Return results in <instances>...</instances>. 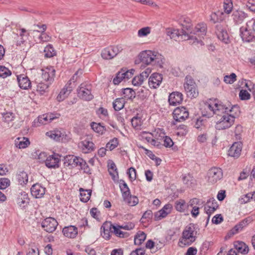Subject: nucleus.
Returning <instances> with one entry per match:
<instances>
[{"label": "nucleus", "mask_w": 255, "mask_h": 255, "mask_svg": "<svg viewBox=\"0 0 255 255\" xmlns=\"http://www.w3.org/2000/svg\"><path fill=\"white\" fill-rule=\"evenodd\" d=\"M185 23L182 24V28L181 34L187 37L188 40H193V43L197 42L201 45L204 44L202 39L206 35L207 26L204 22L198 23L195 26L193 31H191L192 24L190 20H185Z\"/></svg>", "instance_id": "f257e3e1"}, {"label": "nucleus", "mask_w": 255, "mask_h": 255, "mask_svg": "<svg viewBox=\"0 0 255 255\" xmlns=\"http://www.w3.org/2000/svg\"><path fill=\"white\" fill-rule=\"evenodd\" d=\"M205 107L206 109L209 110L210 112L207 114H203V115L208 118L212 117L214 114L220 116L222 114H225L229 112H232L235 109L237 110L239 109V107L237 105L233 106L231 108L230 106L228 107L217 99L213 101L211 100L209 102L206 103Z\"/></svg>", "instance_id": "f03ea898"}, {"label": "nucleus", "mask_w": 255, "mask_h": 255, "mask_svg": "<svg viewBox=\"0 0 255 255\" xmlns=\"http://www.w3.org/2000/svg\"><path fill=\"white\" fill-rule=\"evenodd\" d=\"M195 230V226L193 224H190L185 227L182 232V237L179 239L180 246H188L195 241L196 237L194 235Z\"/></svg>", "instance_id": "7ed1b4c3"}, {"label": "nucleus", "mask_w": 255, "mask_h": 255, "mask_svg": "<svg viewBox=\"0 0 255 255\" xmlns=\"http://www.w3.org/2000/svg\"><path fill=\"white\" fill-rule=\"evenodd\" d=\"M92 86L87 83H82L77 89L78 96L81 99L90 101L94 98L92 93Z\"/></svg>", "instance_id": "20e7f679"}, {"label": "nucleus", "mask_w": 255, "mask_h": 255, "mask_svg": "<svg viewBox=\"0 0 255 255\" xmlns=\"http://www.w3.org/2000/svg\"><path fill=\"white\" fill-rule=\"evenodd\" d=\"M227 24L226 22H221L215 25V33L221 41L225 44L230 42L229 37L227 31Z\"/></svg>", "instance_id": "39448f33"}, {"label": "nucleus", "mask_w": 255, "mask_h": 255, "mask_svg": "<svg viewBox=\"0 0 255 255\" xmlns=\"http://www.w3.org/2000/svg\"><path fill=\"white\" fill-rule=\"evenodd\" d=\"M235 116L227 113L222 116L216 125L215 128L217 130H223L230 128L234 123Z\"/></svg>", "instance_id": "423d86ee"}, {"label": "nucleus", "mask_w": 255, "mask_h": 255, "mask_svg": "<svg viewBox=\"0 0 255 255\" xmlns=\"http://www.w3.org/2000/svg\"><path fill=\"white\" fill-rule=\"evenodd\" d=\"M185 80L184 87L187 96L191 98L197 97L198 95V92L194 80L190 76H187Z\"/></svg>", "instance_id": "0eeeda50"}, {"label": "nucleus", "mask_w": 255, "mask_h": 255, "mask_svg": "<svg viewBox=\"0 0 255 255\" xmlns=\"http://www.w3.org/2000/svg\"><path fill=\"white\" fill-rule=\"evenodd\" d=\"M121 46H111L104 49L101 53V56L105 59H112L122 51Z\"/></svg>", "instance_id": "6e6552de"}, {"label": "nucleus", "mask_w": 255, "mask_h": 255, "mask_svg": "<svg viewBox=\"0 0 255 255\" xmlns=\"http://www.w3.org/2000/svg\"><path fill=\"white\" fill-rule=\"evenodd\" d=\"M173 117L176 122H183L189 117L188 110L185 107H177L173 111Z\"/></svg>", "instance_id": "1a4fd4ad"}, {"label": "nucleus", "mask_w": 255, "mask_h": 255, "mask_svg": "<svg viewBox=\"0 0 255 255\" xmlns=\"http://www.w3.org/2000/svg\"><path fill=\"white\" fill-rule=\"evenodd\" d=\"M58 222L53 218L49 217L44 219L41 223V227L47 232L52 233L55 231Z\"/></svg>", "instance_id": "9d476101"}, {"label": "nucleus", "mask_w": 255, "mask_h": 255, "mask_svg": "<svg viewBox=\"0 0 255 255\" xmlns=\"http://www.w3.org/2000/svg\"><path fill=\"white\" fill-rule=\"evenodd\" d=\"M222 176V170L220 168L213 167L208 172V181L212 184L220 180Z\"/></svg>", "instance_id": "9b49d317"}, {"label": "nucleus", "mask_w": 255, "mask_h": 255, "mask_svg": "<svg viewBox=\"0 0 255 255\" xmlns=\"http://www.w3.org/2000/svg\"><path fill=\"white\" fill-rule=\"evenodd\" d=\"M60 157L61 155L56 153L48 156L45 161V165L49 168L59 167Z\"/></svg>", "instance_id": "f8f14e48"}, {"label": "nucleus", "mask_w": 255, "mask_h": 255, "mask_svg": "<svg viewBox=\"0 0 255 255\" xmlns=\"http://www.w3.org/2000/svg\"><path fill=\"white\" fill-rule=\"evenodd\" d=\"M41 71L42 78L48 83L51 84L53 81L55 75L54 68L52 66L47 67L44 69H42Z\"/></svg>", "instance_id": "ddd939ff"}, {"label": "nucleus", "mask_w": 255, "mask_h": 255, "mask_svg": "<svg viewBox=\"0 0 255 255\" xmlns=\"http://www.w3.org/2000/svg\"><path fill=\"white\" fill-rule=\"evenodd\" d=\"M240 36L244 41L250 42L255 39V33L249 30L248 26H242L240 29Z\"/></svg>", "instance_id": "4468645a"}, {"label": "nucleus", "mask_w": 255, "mask_h": 255, "mask_svg": "<svg viewBox=\"0 0 255 255\" xmlns=\"http://www.w3.org/2000/svg\"><path fill=\"white\" fill-rule=\"evenodd\" d=\"M60 116V114L57 113H48L39 116L37 120L40 124L46 125Z\"/></svg>", "instance_id": "2eb2a0df"}, {"label": "nucleus", "mask_w": 255, "mask_h": 255, "mask_svg": "<svg viewBox=\"0 0 255 255\" xmlns=\"http://www.w3.org/2000/svg\"><path fill=\"white\" fill-rule=\"evenodd\" d=\"M163 78L162 75L157 73H153L149 78L148 85L150 88L156 89L161 84Z\"/></svg>", "instance_id": "dca6fc26"}, {"label": "nucleus", "mask_w": 255, "mask_h": 255, "mask_svg": "<svg viewBox=\"0 0 255 255\" xmlns=\"http://www.w3.org/2000/svg\"><path fill=\"white\" fill-rule=\"evenodd\" d=\"M30 191L33 197L35 198H40L45 194L46 188L41 184L37 183L32 186Z\"/></svg>", "instance_id": "f3484780"}, {"label": "nucleus", "mask_w": 255, "mask_h": 255, "mask_svg": "<svg viewBox=\"0 0 255 255\" xmlns=\"http://www.w3.org/2000/svg\"><path fill=\"white\" fill-rule=\"evenodd\" d=\"M154 51L151 50H145L140 53L139 58L140 61L144 64H152L153 61Z\"/></svg>", "instance_id": "a211bd4d"}, {"label": "nucleus", "mask_w": 255, "mask_h": 255, "mask_svg": "<svg viewBox=\"0 0 255 255\" xmlns=\"http://www.w3.org/2000/svg\"><path fill=\"white\" fill-rule=\"evenodd\" d=\"M80 161H82L81 157L73 155H68L64 157V164L65 166L74 168L78 167V163H80Z\"/></svg>", "instance_id": "6ab92c4d"}, {"label": "nucleus", "mask_w": 255, "mask_h": 255, "mask_svg": "<svg viewBox=\"0 0 255 255\" xmlns=\"http://www.w3.org/2000/svg\"><path fill=\"white\" fill-rule=\"evenodd\" d=\"M183 100V95L179 92H173L168 97V102L171 106H175L179 105L182 103Z\"/></svg>", "instance_id": "aec40b11"}, {"label": "nucleus", "mask_w": 255, "mask_h": 255, "mask_svg": "<svg viewBox=\"0 0 255 255\" xmlns=\"http://www.w3.org/2000/svg\"><path fill=\"white\" fill-rule=\"evenodd\" d=\"M16 77L19 87L21 89L26 90L30 87L31 83L27 75L23 74Z\"/></svg>", "instance_id": "412c9836"}, {"label": "nucleus", "mask_w": 255, "mask_h": 255, "mask_svg": "<svg viewBox=\"0 0 255 255\" xmlns=\"http://www.w3.org/2000/svg\"><path fill=\"white\" fill-rule=\"evenodd\" d=\"M232 16L234 23L236 24H239L243 23L248 15L242 10H236L233 12Z\"/></svg>", "instance_id": "4be33fe9"}, {"label": "nucleus", "mask_w": 255, "mask_h": 255, "mask_svg": "<svg viewBox=\"0 0 255 255\" xmlns=\"http://www.w3.org/2000/svg\"><path fill=\"white\" fill-rule=\"evenodd\" d=\"M29 200L28 194L25 192H22L18 196L17 203L20 207L24 209L29 204Z\"/></svg>", "instance_id": "5701e85b"}, {"label": "nucleus", "mask_w": 255, "mask_h": 255, "mask_svg": "<svg viewBox=\"0 0 255 255\" xmlns=\"http://www.w3.org/2000/svg\"><path fill=\"white\" fill-rule=\"evenodd\" d=\"M62 233L65 237L73 239L78 234V229L75 226L70 225L63 228Z\"/></svg>", "instance_id": "b1692460"}, {"label": "nucleus", "mask_w": 255, "mask_h": 255, "mask_svg": "<svg viewBox=\"0 0 255 255\" xmlns=\"http://www.w3.org/2000/svg\"><path fill=\"white\" fill-rule=\"evenodd\" d=\"M210 21L216 24L221 22H225L224 12L220 11L212 12L210 15Z\"/></svg>", "instance_id": "393cba45"}, {"label": "nucleus", "mask_w": 255, "mask_h": 255, "mask_svg": "<svg viewBox=\"0 0 255 255\" xmlns=\"http://www.w3.org/2000/svg\"><path fill=\"white\" fill-rule=\"evenodd\" d=\"M242 150V146L240 143L238 142H235L229 148L228 154L229 156L238 157Z\"/></svg>", "instance_id": "a878e982"}, {"label": "nucleus", "mask_w": 255, "mask_h": 255, "mask_svg": "<svg viewBox=\"0 0 255 255\" xmlns=\"http://www.w3.org/2000/svg\"><path fill=\"white\" fill-rule=\"evenodd\" d=\"M249 222V219L247 218L244 219L231 230V234L235 235L241 231L244 227H246L248 225Z\"/></svg>", "instance_id": "bb28decb"}, {"label": "nucleus", "mask_w": 255, "mask_h": 255, "mask_svg": "<svg viewBox=\"0 0 255 255\" xmlns=\"http://www.w3.org/2000/svg\"><path fill=\"white\" fill-rule=\"evenodd\" d=\"M81 145L83 152L84 153L90 152L94 149V143L88 139H85L82 141Z\"/></svg>", "instance_id": "cd10ccee"}, {"label": "nucleus", "mask_w": 255, "mask_h": 255, "mask_svg": "<svg viewBox=\"0 0 255 255\" xmlns=\"http://www.w3.org/2000/svg\"><path fill=\"white\" fill-rule=\"evenodd\" d=\"M234 248L238 253L242 254H247L249 253V249L248 246L244 242L237 241L234 243Z\"/></svg>", "instance_id": "c85d7f7f"}, {"label": "nucleus", "mask_w": 255, "mask_h": 255, "mask_svg": "<svg viewBox=\"0 0 255 255\" xmlns=\"http://www.w3.org/2000/svg\"><path fill=\"white\" fill-rule=\"evenodd\" d=\"M153 61L152 62L153 65H155L160 68L163 67V65L165 62L164 57L157 52L154 51L153 53Z\"/></svg>", "instance_id": "c756f323"}, {"label": "nucleus", "mask_w": 255, "mask_h": 255, "mask_svg": "<svg viewBox=\"0 0 255 255\" xmlns=\"http://www.w3.org/2000/svg\"><path fill=\"white\" fill-rule=\"evenodd\" d=\"M172 206L170 204H168L164 206V207L160 210L156 214V217L157 219H161V218H165L171 212Z\"/></svg>", "instance_id": "7c9ffc66"}, {"label": "nucleus", "mask_w": 255, "mask_h": 255, "mask_svg": "<svg viewBox=\"0 0 255 255\" xmlns=\"http://www.w3.org/2000/svg\"><path fill=\"white\" fill-rule=\"evenodd\" d=\"M112 229V224L111 223L107 222L103 224L101 228L102 232L101 234L103 238L106 239H109L110 237V231L112 232V231H113Z\"/></svg>", "instance_id": "2f4dec72"}, {"label": "nucleus", "mask_w": 255, "mask_h": 255, "mask_svg": "<svg viewBox=\"0 0 255 255\" xmlns=\"http://www.w3.org/2000/svg\"><path fill=\"white\" fill-rule=\"evenodd\" d=\"M72 91V88L68 84H66L65 87L61 90L58 96L57 99L59 101H63L64 100Z\"/></svg>", "instance_id": "473e14b6"}, {"label": "nucleus", "mask_w": 255, "mask_h": 255, "mask_svg": "<svg viewBox=\"0 0 255 255\" xmlns=\"http://www.w3.org/2000/svg\"><path fill=\"white\" fill-rule=\"evenodd\" d=\"M79 191L80 192L81 201L84 203L87 202L90 199L92 194V190L84 189L83 188H80Z\"/></svg>", "instance_id": "72a5a7b5"}, {"label": "nucleus", "mask_w": 255, "mask_h": 255, "mask_svg": "<svg viewBox=\"0 0 255 255\" xmlns=\"http://www.w3.org/2000/svg\"><path fill=\"white\" fill-rule=\"evenodd\" d=\"M124 201L130 206H134L138 203V199L135 196H132L129 193V195L123 197Z\"/></svg>", "instance_id": "f704fd0d"}, {"label": "nucleus", "mask_w": 255, "mask_h": 255, "mask_svg": "<svg viewBox=\"0 0 255 255\" xmlns=\"http://www.w3.org/2000/svg\"><path fill=\"white\" fill-rule=\"evenodd\" d=\"M17 180L19 184L25 185L28 182V175L24 171H20L16 175Z\"/></svg>", "instance_id": "c9c22d12"}, {"label": "nucleus", "mask_w": 255, "mask_h": 255, "mask_svg": "<svg viewBox=\"0 0 255 255\" xmlns=\"http://www.w3.org/2000/svg\"><path fill=\"white\" fill-rule=\"evenodd\" d=\"M119 186L122 193V197L126 196L130 193V190L124 180H120L119 181Z\"/></svg>", "instance_id": "e433bc0d"}, {"label": "nucleus", "mask_w": 255, "mask_h": 255, "mask_svg": "<svg viewBox=\"0 0 255 255\" xmlns=\"http://www.w3.org/2000/svg\"><path fill=\"white\" fill-rule=\"evenodd\" d=\"M17 141H16V145L19 148H24L28 146L30 144V141L28 138L23 137L22 138L18 137Z\"/></svg>", "instance_id": "4c0bfd02"}, {"label": "nucleus", "mask_w": 255, "mask_h": 255, "mask_svg": "<svg viewBox=\"0 0 255 255\" xmlns=\"http://www.w3.org/2000/svg\"><path fill=\"white\" fill-rule=\"evenodd\" d=\"M187 207V205L184 200L180 199L176 201L175 203V209L180 212H184Z\"/></svg>", "instance_id": "58836bf2"}, {"label": "nucleus", "mask_w": 255, "mask_h": 255, "mask_svg": "<svg viewBox=\"0 0 255 255\" xmlns=\"http://www.w3.org/2000/svg\"><path fill=\"white\" fill-rule=\"evenodd\" d=\"M122 94L125 99H132L135 98V93L131 88H127L122 90Z\"/></svg>", "instance_id": "ea45409f"}, {"label": "nucleus", "mask_w": 255, "mask_h": 255, "mask_svg": "<svg viewBox=\"0 0 255 255\" xmlns=\"http://www.w3.org/2000/svg\"><path fill=\"white\" fill-rule=\"evenodd\" d=\"M146 235L143 232H138L134 239V244L136 245H141L145 240Z\"/></svg>", "instance_id": "a19ab883"}, {"label": "nucleus", "mask_w": 255, "mask_h": 255, "mask_svg": "<svg viewBox=\"0 0 255 255\" xmlns=\"http://www.w3.org/2000/svg\"><path fill=\"white\" fill-rule=\"evenodd\" d=\"M125 100L123 98H117L113 103V106L115 111H119L124 107Z\"/></svg>", "instance_id": "79ce46f5"}, {"label": "nucleus", "mask_w": 255, "mask_h": 255, "mask_svg": "<svg viewBox=\"0 0 255 255\" xmlns=\"http://www.w3.org/2000/svg\"><path fill=\"white\" fill-rule=\"evenodd\" d=\"M112 229L113 232L116 236L120 238H126L128 237L129 235L128 233L127 232H124L120 230L121 228L119 227V226H116L112 225Z\"/></svg>", "instance_id": "37998d69"}, {"label": "nucleus", "mask_w": 255, "mask_h": 255, "mask_svg": "<svg viewBox=\"0 0 255 255\" xmlns=\"http://www.w3.org/2000/svg\"><path fill=\"white\" fill-rule=\"evenodd\" d=\"M92 128L96 132L103 134L106 131V128L100 123L93 122L91 124Z\"/></svg>", "instance_id": "c03bdc74"}, {"label": "nucleus", "mask_w": 255, "mask_h": 255, "mask_svg": "<svg viewBox=\"0 0 255 255\" xmlns=\"http://www.w3.org/2000/svg\"><path fill=\"white\" fill-rule=\"evenodd\" d=\"M45 56L47 58H51L56 55V52L51 44L47 45L44 50Z\"/></svg>", "instance_id": "a18cd8bd"}, {"label": "nucleus", "mask_w": 255, "mask_h": 255, "mask_svg": "<svg viewBox=\"0 0 255 255\" xmlns=\"http://www.w3.org/2000/svg\"><path fill=\"white\" fill-rule=\"evenodd\" d=\"M49 84L43 82L39 83L37 85V91L41 95H43L48 91Z\"/></svg>", "instance_id": "49530a36"}, {"label": "nucleus", "mask_w": 255, "mask_h": 255, "mask_svg": "<svg viewBox=\"0 0 255 255\" xmlns=\"http://www.w3.org/2000/svg\"><path fill=\"white\" fill-rule=\"evenodd\" d=\"M119 144L118 139L116 137L111 139L106 144V148L110 150H112L116 148Z\"/></svg>", "instance_id": "de8ad7c7"}, {"label": "nucleus", "mask_w": 255, "mask_h": 255, "mask_svg": "<svg viewBox=\"0 0 255 255\" xmlns=\"http://www.w3.org/2000/svg\"><path fill=\"white\" fill-rule=\"evenodd\" d=\"M46 134L57 141H60L61 131L59 130H54L53 131L47 132Z\"/></svg>", "instance_id": "09e8293b"}, {"label": "nucleus", "mask_w": 255, "mask_h": 255, "mask_svg": "<svg viewBox=\"0 0 255 255\" xmlns=\"http://www.w3.org/2000/svg\"><path fill=\"white\" fill-rule=\"evenodd\" d=\"M81 160L79 161L80 163H78V166L80 167L82 170H83L85 173L89 174H91V169L86 162L82 158Z\"/></svg>", "instance_id": "8fccbe9b"}, {"label": "nucleus", "mask_w": 255, "mask_h": 255, "mask_svg": "<svg viewBox=\"0 0 255 255\" xmlns=\"http://www.w3.org/2000/svg\"><path fill=\"white\" fill-rule=\"evenodd\" d=\"M11 74V72L4 66H0V77L5 78Z\"/></svg>", "instance_id": "3c124183"}, {"label": "nucleus", "mask_w": 255, "mask_h": 255, "mask_svg": "<svg viewBox=\"0 0 255 255\" xmlns=\"http://www.w3.org/2000/svg\"><path fill=\"white\" fill-rule=\"evenodd\" d=\"M233 3L231 0H224V11L229 14L232 10Z\"/></svg>", "instance_id": "603ef678"}, {"label": "nucleus", "mask_w": 255, "mask_h": 255, "mask_svg": "<svg viewBox=\"0 0 255 255\" xmlns=\"http://www.w3.org/2000/svg\"><path fill=\"white\" fill-rule=\"evenodd\" d=\"M109 172L114 180H115L118 177L117 168L116 164L114 162L111 164L110 168L109 169Z\"/></svg>", "instance_id": "864d4df0"}, {"label": "nucleus", "mask_w": 255, "mask_h": 255, "mask_svg": "<svg viewBox=\"0 0 255 255\" xmlns=\"http://www.w3.org/2000/svg\"><path fill=\"white\" fill-rule=\"evenodd\" d=\"M236 75L232 73L230 75H226L224 78V81L227 84H233L237 80Z\"/></svg>", "instance_id": "5fc2aeb1"}, {"label": "nucleus", "mask_w": 255, "mask_h": 255, "mask_svg": "<svg viewBox=\"0 0 255 255\" xmlns=\"http://www.w3.org/2000/svg\"><path fill=\"white\" fill-rule=\"evenodd\" d=\"M214 207H212L208 205H204L205 212L208 215L207 222L209 221L210 216L217 210Z\"/></svg>", "instance_id": "6e6d98bb"}, {"label": "nucleus", "mask_w": 255, "mask_h": 255, "mask_svg": "<svg viewBox=\"0 0 255 255\" xmlns=\"http://www.w3.org/2000/svg\"><path fill=\"white\" fill-rule=\"evenodd\" d=\"M150 32V28L149 27H145L139 29L137 34L139 37H144L147 36Z\"/></svg>", "instance_id": "4d7b16f0"}, {"label": "nucleus", "mask_w": 255, "mask_h": 255, "mask_svg": "<svg viewBox=\"0 0 255 255\" xmlns=\"http://www.w3.org/2000/svg\"><path fill=\"white\" fill-rule=\"evenodd\" d=\"M121 72L122 74V75L124 76V79H128L132 77L134 70L133 69H131L130 70H127L126 69H122L121 70Z\"/></svg>", "instance_id": "13d9d810"}, {"label": "nucleus", "mask_w": 255, "mask_h": 255, "mask_svg": "<svg viewBox=\"0 0 255 255\" xmlns=\"http://www.w3.org/2000/svg\"><path fill=\"white\" fill-rule=\"evenodd\" d=\"M239 97L241 100H248L251 98V94L245 90H241L239 93Z\"/></svg>", "instance_id": "bf43d9fd"}, {"label": "nucleus", "mask_w": 255, "mask_h": 255, "mask_svg": "<svg viewBox=\"0 0 255 255\" xmlns=\"http://www.w3.org/2000/svg\"><path fill=\"white\" fill-rule=\"evenodd\" d=\"M163 143L162 145H164L166 147H170L173 145V142L171 138L167 136H163Z\"/></svg>", "instance_id": "052dcab7"}, {"label": "nucleus", "mask_w": 255, "mask_h": 255, "mask_svg": "<svg viewBox=\"0 0 255 255\" xmlns=\"http://www.w3.org/2000/svg\"><path fill=\"white\" fill-rule=\"evenodd\" d=\"M253 198V194H251V192L248 193V194L243 195L240 199L241 204L247 203L252 200Z\"/></svg>", "instance_id": "680f3d73"}, {"label": "nucleus", "mask_w": 255, "mask_h": 255, "mask_svg": "<svg viewBox=\"0 0 255 255\" xmlns=\"http://www.w3.org/2000/svg\"><path fill=\"white\" fill-rule=\"evenodd\" d=\"M144 81V79L142 77L140 76V75H138L136 76H135L132 80V84L134 86H138L142 84Z\"/></svg>", "instance_id": "e2e57ef3"}, {"label": "nucleus", "mask_w": 255, "mask_h": 255, "mask_svg": "<svg viewBox=\"0 0 255 255\" xmlns=\"http://www.w3.org/2000/svg\"><path fill=\"white\" fill-rule=\"evenodd\" d=\"M127 174L131 181H133L136 179V170L134 167H131L128 169Z\"/></svg>", "instance_id": "0e129e2a"}, {"label": "nucleus", "mask_w": 255, "mask_h": 255, "mask_svg": "<svg viewBox=\"0 0 255 255\" xmlns=\"http://www.w3.org/2000/svg\"><path fill=\"white\" fill-rule=\"evenodd\" d=\"M50 37L45 32H41V35L39 36L37 42L41 43L48 41Z\"/></svg>", "instance_id": "69168bd1"}, {"label": "nucleus", "mask_w": 255, "mask_h": 255, "mask_svg": "<svg viewBox=\"0 0 255 255\" xmlns=\"http://www.w3.org/2000/svg\"><path fill=\"white\" fill-rule=\"evenodd\" d=\"M124 79V76L122 75L121 70L119 71L116 75V77L113 79V83L115 85H118Z\"/></svg>", "instance_id": "338daca9"}, {"label": "nucleus", "mask_w": 255, "mask_h": 255, "mask_svg": "<svg viewBox=\"0 0 255 255\" xmlns=\"http://www.w3.org/2000/svg\"><path fill=\"white\" fill-rule=\"evenodd\" d=\"M246 26L248 27L249 30H251L254 33H255V19H252L248 21L246 23Z\"/></svg>", "instance_id": "774afa93"}]
</instances>
